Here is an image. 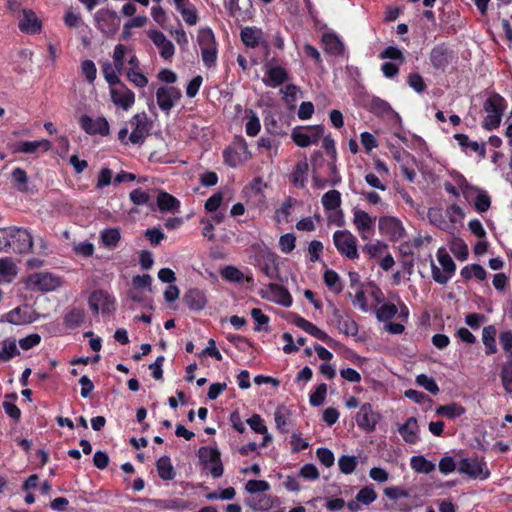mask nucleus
Segmentation results:
<instances>
[{
  "label": "nucleus",
  "mask_w": 512,
  "mask_h": 512,
  "mask_svg": "<svg viewBox=\"0 0 512 512\" xmlns=\"http://www.w3.org/2000/svg\"><path fill=\"white\" fill-rule=\"evenodd\" d=\"M506 108L507 102L505 98L499 93H491L483 103V110L486 113V117L482 121V128L486 131L497 129L501 124Z\"/></svg>",
  "instance_id": "nucleus-1"
},
{
  "label": "nucleus",
  "mask_w": 512,
  "mask_h": 512,
  "mask_svg": "<svg viewBox=\"0 0 512 512\" xmlns=\"http://www.w3.org/2000/svg\"><path fill=\"white\" fill-rule=\"evenodd\" d=\"M252 249L256 253L250 264L258 268L270 280H281L277 254L268 248H261L258 244L252 245Z\"/></svg>",
  "instance_id": "nucleus-2"
},
{
  "label": "nucleus",
  "mask_w": 512,
  "mask_h": 512,
  "mask_svg": "<svg viewBox=\"0 0 512 512\" xmlns=\"http://www.w3.org/2000/svg\"><path fill=\"white\" fill-rule=\"evenodd\" d=\"M224 163L232 168L252 159V153L243 136H234L231 144L227 146L222 153Z\"/></svg>",
  "instance_id": "nucleus-3"
},
{
  "label": "nucleus",
  "mask_w": 512,
  "mask_h": 512,
  "mask_svg": "<svg viewBox=\"0 0 512 512\" xmlns=\"http://www.w3.org/2000/svg\"><path fill=\"white\" fill-rule=\"evenodd\" d=\"M198 44L201 48L202 61L205 67L211 68L217 62V43L215 35L211 28H201L197 37Z\"/></svg>",
  "instance_id": "nucleus-4"
},
{
  "label": "nucleus",
  "mask_w": 512,
  "mask_h": 512,
  "mask_svg": "<svg viewBox=\"0 0 512 512\" xmlns=\"http://www.w3.org/2000/svg\"><path fill=\"white\" fill-rule=\"evenodd\" d=\"M132 128L128 141L132 145H142L150 136L153 127L152 120L146 112L136 113L128 122Z\"/></svg>",
  "instance_id": "nucleus-5"
},
{
  "label": "nucleus",
  "mask_w": 512,
  "mask_h": 512,
  "mask_svg": "<svg viewBox=\"0 0 512 512\" xmlns=\"http://www.w3.org/2000/svg\"><path fill=\"white\" fill-rule=\"evenodd\" d=\"M437 258L443 268V272L440 271L431 259L432 278L436 283L445 285L454 275L456 265L444 248L438 249Z\"/></svg>",
  "instance_id": "nucleus-6"
},
{
  "label": "nucleus",
  "mask_w": 512,
  "mask_h": 512,
  "mask_svg": "<svg viewBox=\"0 0 512 512\" xmlns=\"http://www.w3.org/2000/svg\"><path fill=\"white\" fill-rule=\"evenodd\" d=\"M357 238L349 230H337L333 234V243L337 251L348 259L359 258Z\"/></svg>",
  "instance_id": "nucleus-7"
},
{
  "label": "nucleus",
  "mask_w": 512,
  "mask_h": 512,
  "mask_svg": "<svg viewBox=\"0 0 512 512\" xmlns=\"http://www.w3.org/2000/svg\"><path fill=\"white\" fill-rule=\"evenodd\" d=\"M9 232V252L26 254L32 251L33 238L27 229L10 226Z\"/></svg>",
  "instance_id": "nucleus-8"
},
{
  "label": "nucleus",
  "mask_w": 512,
  "mask_h": 512,
  "mask_svg": "<svg viewBox=\"0 0 512 512\" xmlns=\"http://www.w3.org/2000/svg\"><path fill=\"white\" fill-rule=\"evenodd\" d=\"M26 285L33 291L49 292L58 288L61 280L49 272H36L27 277Z\"/></svg>",
  "instance_id": "nucleus-9"
},
{
  "label": "nucleus",
  "mask_w": 512,
  "mask_h": 512,
  "mask_svg": "<svg viewBox=\"0 0 512 512\" xmlns=\"http://www.w3.org/2000/svg\"><path fill=\"white\" fill-rule=\"evenodd\" d=\"M97 28L105 35H114L120 27L121 19L114 10L102 8L95 13Z\"/></svg>",
  "instance_id": "nucleus-10"
},
{
  "label": "nucleus",
  "mask_w": 512,
  "mask_h": 512,
  "mask_svg": "<svg viewBox=\"0 0 512 512\" xmlns=\"http://www.w3.org/2000/svg\"><path fill=\"white\" fill-rule=\"evenodd\" d=\"M458 471L471 479L486 480L490 476L485 461L476 458H462L458 464Z\"/></svg>",
  "instance_id": "nucleus-11"
},
{
  "label": "nucleus",
  "mask_w": 512,
  "mask_h": 512,
  "mask_svg": "<svg viewBox=\"0 0 512 512\" xmlns=\"http://www.w3.org/2000/svg\"><path fill=\"white\" fill-rule=\"evenodd\" d=\"M198 457L205 467H207L209 463L212 464L210 467V473L213 478H219L223 475L224 469L221 461V454L217 448L210 446L200 447L198 450Z\"/></svg>",
  "instance_id": "nucleus-12"
},
{
  "label": "nucleus",
  "mask_w": 512,
  "mask_h": 512,
  "mask_svg": "<svg viewBox=\"0 0 512 512\" xmlns=\"http://www.w3.org/2000/svg\"><path fill=\"white\" fill-rule=\"evenodd\" d=\"M89 306L93 312L109 315L115 311V298L107 291L98 289L91 293Z\"/></svg>",
  "instance_id": "nucleus-13"
},
{
  "label": "nucleus",
  "mask_w": 512,
  "mask_h": 512,
  "mask_svg": "<svg viewBox=\"0 0 512 512\" xmlns=\"http://www.w3.org/2000/svg\"><path fill=\"white\" fill-rule=\"evenodd\" d=\"M230 17L237 22H246L252 19L254 9L251 0H228L224 3Z\"/></svg>",
  "instance_id": "nucleus-14"
},
{
  "label": "nucleus",
  "mask_w": 512,
  "mask_h": 512,
  "mask_svg": "<svg viewBox=\"0 0 512 512\" xmlns=\"http://www.w3.org/2000/svg\"><path fill=\"white\" fill-rule=\"evenodd\" d=\"M378 228L381 235L390 241H398L405 234L402 222L393 216H382L378 221Z\"/></svg>",
  "instance_id": "nucleus-15"
},
{
  "label": "nucleus",
  "mask_w": 512,
  "mask_h": 512,
  "mask_svg": "<svg viewBox=\"0 0 512 512\" xmlns=\"http://www.w3.org/2000/svg\"><path fill=\"white\" fill-rule=\"evenodd\" d=\"M380 418V414L373 410L370 403L362 404L355 417L358 427L367 433L375 431Z\"/></svg>",
  "instance_id": "nucleus-16"
},
{
  "label": "nucleus",
  "mask_w": 512,
  "mask_h": 512,
  "mask_svg": "<svg viewBox=\"0 0 512 512\" xmlns=\"http://www.w3.org/2000/svg\"><path fill=\"white\" fill-rule=\"evenodd\" d=\"M181 97V90L174 86H160L156 91L157 104L159 108L167 114Z\"/></svg>",
  "instance_id": "nucleus-17"
},
{
  "label": "nucleus",
  "mask_w": 512,
  "mask_h": 512,
  "mask_svg": "<svg viewBox=\"0 0 512 512\" xmlns=\"http://www.w3.org/2000/svg\"><path fill=\"white\" fill-rule=\"evenodd\" d=\"M79 125L89 135L107 136L110 133V126L105 117L93 119L88 115H83L79 119Z\"/></svg>",
  "instance_id": "nucleus-18"
},
{
  "label": "nucleus",
  "mask_w": 512,
  "mask_h": 512,
  "mask_svg": "<svg viewBox=\"0 0 512 512\" xmlns=\"http://www.w3.org/2000/svg\"><path fill=\"white\" fill-rule=\"evenodd\" d=\"M119 87L110 88L112 102L123 110H129L135 103V94L123 82L117 84Z\"/></svg>",
  "instance_id": "nucleus-19"
},
{
  "label": "nucleus",
  "mask_w": 512,
  "mask_h": 512,
  "mask_svg": "<svg viewBox=\"0 0 512 512\" xmlns=\"http://www.w3.org/2000/svg\"><path fill=\"white\" fill-rule=\"evenodd\" d=\"M292 322L295 326L302 329L306 333L326 343L329 347H333L334 340L326 332L318 328L312 322L306 320L305 318L297 314L293 316Z\"/></svg>",
  "instance_id": "nucleus-20"
},
{
  "label": "nucleus",
  "mask_w": 512,
  "mask_h": 512,
  "mask_svg": "<svg viewBox=\"0 0 512 512\" xmlns=\"http://www.w3.org/2000/svg\"><path fill=\"white\" fill-rule=\"evenodd\" d=\"M148 37L153 44L159 49L160 55L163 59L169 60L175 53V47L173 43L166 38V36L158 30H150Z\"/></svg>",
  "instance_id": "nucleus-21"
},
{
  "label": "nucleus",
  "mask_w": 512,
  "mask_h": 512,
  "mask_svg": "<svg viewBox=\"0 0 512 512\" xmlns=\"http://www.w3.org/2000/svg\"><path fill=\"white\" fill-rule=\"evenodd\" d=\"M375 220L376 218L371 217L366 211L357 208L353 210V223L364 240L369 238L366 233L373 231Z\"/></svg>",
  "instance_id": "nucleus-22"
},
{
  "label": "nucleus",
  "mask_w": 512,
  "mask_h": 512,
  "mask_svg": "<svg viewBox=\"0 0 512 512\" xmlns=\"http://www.w3.org/2000/svg\"><path fill=\"white\" fill-rule=\"evenodd\" d=\"M367 108L369 112L378 117L391 115L393 116V118L396 119L397 122L401 123V117L399 116V114L393 110L391 105L386 100L381 99L380 97H372V99L368 103Z\"/></svg>",
  "instance_id": "nucleus-23"
},
{
  "label": "nucleus",
  "mask_w": 512,
  "mask_h": 512,
  "mask_svg": "<svg viewBox=\"0 0 512 512\" xmlns=\"http://www.w3.org/2000/svg\"><path fill=\"white\" fill-rule=\"evenodd\" d=\"M452 59V52L445 45H437L430 52V61L434 68L444 70Z\"/></svg>",
  "instance_id": "nucleus-24"
},
{
  "label": "nucleus",
  "mask_w": 512,
  "mask_h": 512,
  "mask_svg": "<svg viewBox=\"0 0 512 512\" xmlns=\"http://www.w3.org/2000/svg\"><path fill=\"white\" fill-rule=\"evenodd\" d=\"M289 80L287 70L282 66L270 67L262 79L263 83L268 87H277Z\"/></svg>",
  "instance_id": "nucleus-25"
},
{
  "label": "nucleus",
  "mask_w": 512,
  "mask_h": 512,
  "mask_svg": "<svg viewBox=\"0 0 512 512\" xmlns=\"http://www.w3.org/2000/svg\"><path fill=\"white\" fill-rule=\"evenodd\" d=\"M18 27L20 31L27 34H37L41 31V21L37 18L32 10H23V17L19 21Z\"/></svg>",
  "instance_id": "nucleus-26"
},
{
  "label": "nucleus",
  "mask_w": 512,
  "mask_h": 512,
  "mask_svg": "<svg viewBox=\"0 0 512 512\" xmlns=\"http://www.w3.org/2000/svg\"><path fill=\"white\" fill-rule=\"evenodd\" d=\"M308 171L309 164L306 158L297 162L289 177L291 184L296 188H305L308 179Z\"/></svg>",
  "instance_id": "nucleus-27"
},
{
  "label": "nucleus",
  "mask_w": 512,
  "mask_h": 512,
  "mask_svg": "<svg viewBox=\"0 0 512 512\" xmlns=\"http://www.w3.org/2000/svg\"><path fill=\"white\" fill-rule=\"evenodd\" d=\"M183 302L190 310L201 311L204 309L207 300L202 290L193 288L184 294Z\"/></svg>",
  "instance_id": "nucleus-28"
},
{
  "label": "nucleus",
  "mask_w": 512,
  "mask_h": 512,
  "mask_svg": "<svg viewBox=\"0 0 512 512\" xmlns=\"http://www.w3.org/2000/svg\"><path fill=\"white\" fill-rule=\"evenodd\" d=\"M418 423L415 417H409L404 424H402L398 431L404 441L408 444H416L418 438Z\"/></svg>",
  "instance_id": "nucleus-29"
},
{
  "label": "nucleus",
  "mask_w": 512,
  "mask_h": 512,
  "mask_svg": "<svg viewBox=\"0 0 512 512\" xmlns=\"http://www.w3.org/2000/svg\"><path fill=\"white\" fill-rule=\"evenodd\" d=\"M325 162L323 155L320 151H314L311 155V165L313 172V183L314 186L318 189H323L328 183L329 179L323 178L319 173V168Z\"/></svg>",
  "instance_id": "nucleus-30"
},
{
  "label": "nucleus",
  "mask_w": 512,
  "mask_h": 512,
  "mask_svg": "<svg viewBox=\"0 0 512 512\" xmlns=\"http://www.w3.org/2000/svg\"><path fill=\"white\" fill-rule=\"evenodd\" d=\"M322 44L324 46V51L327 54L333 56H341L344 53V45L337 35L333 33H325L322 35Z\"/></svg>",
  "instance_id": "nucleus-31"
},
{
  "label": "nucleus",
  "mask_w": 512,
  "mask_h": 512,
  "mask_svg": "<svg viewBox=\"0 0 512 512\" xmlns=\"http://www.w3.org/2000/svg\"><path fill=\"white\" fill-rule=\"evenodd\" d=\"M157 206L161 212H178L180 209V201L173 195L160 191L157 196Z\"/></svg>",
  "instance_id": "nucleus-32"
},
{
  "label": "nucleus",
  "mask_w": 512,
  "mask_h": 512,
  "mask_svg": "<svg viewBox=\"0 0 512 512\" xmlns=\"http://www.w3.org/2000/svg\"><path fill=\"white\" fill-rule=\"evenodd\" d=\"M267 287L278 304L284 307H290L292 305V296L284 286L277 283H269Z\"/></svg>",
  "instance_id": "nucleus-33"
},
{
  "label": "nucleus",
  "mask_w": 512,
  "mask_h": 512,
  "mask_svg": "<svg viewBox=\"0 0 512 512\" xmlns=\"http://www.w3.org/2000/svg\"><path fill=\"white\" fill-rule=\"evenodd\" d=\"M156 468L159 477L165 481L173 480L176 476V472L169 456L165 455L160 457L156 462Z\"/></svg>",
  "instance_id": "nucleus-34"
},
{
  "label": "nucleus",
  "mask_w": 512,
  "mask_h": 512,
  "mask_svg": "<svg viewBox=\"0 0 512 512\" xmlns=\"http://www.w3.org/2000/svg\"><path fill=\"white\" fill-rule=\"evenodd\" d=\"M0 321L7 322L13 325H23L30 323V318L25 310H23L21 307H16L13 310L2 315Z\"/></svg>",
  "instance_id": "nucleus-35"
},
{
  "label": "nucleus",
  "mask_w": 512,
  "mask_h": 512,
  "mask_svg": "<svg viewBox=\"0 0 512 512\" xmlns=\"http://www.w3.org/2000/svg\"><path fill=\"white\" fill-rule=\"evenodd\" d=\"M465 408L456 402H452L446 405H440L436 408L435 413L438 416L447 417L449 419H454L465 414Z\"/></svg>",
  "instance_id": "nucleus-36"
},
{
  "label": "nucleus",
  "mask_w": 512,
  "mask_h": 512,
  "mask_svg": "<svg viewBox=\"0 0 512 512\" xmlns=\"http://www.w3.org/2000/svg\"><path fill=\"white\" fill-rule=\"evenodd\" d=\"M241 40L249 48H255L259 45L262 30L256 27H245L241 31Z\"/></svg>",
  "instance_id": "nucleus-37"
},
{
  "label": "nucleus",
  "mask_w": 512,
  "mask_h": 512,
  "mask_svg": "<svg viewBox=\"0 0 512 512\" xmlns=\"http://www.w3.org/2000/svg\"><path fill=\"white\" fill-rule=\"evenodd\" d=\"M50 147L51 143L45 139L38 141H20L17 144V151L26 154H33L40 148L44 151H48Z\"/></svg>",
  "instance_id": "nucleus-38"
},
{
  "label": "nucleus",
  "mask_w": 512,
  "mask_h": 512,
  "mask_svg": "<svg viewBox=\"0 0 512 512\" xmlns=\"http://www.w3.org/2000/svg\"><path fill=\"white\" fill-rule=\"evenodd\" d=\"M85 313L83 309L73 308L64 316V324L69 329H76L84 322Z\"/></svg>",
  "instance_id": "nucleus-39"
},
{
  "label": "nucleus",
  "mask_w": 512,
  "mask_h": 512,
  "mask_svg": "<svg viewBox=\"0 0 512 512\" xmlns=\"http://www.w3.org/2000/svg\"><path fill=\"white\" fill-rule=\"evenodd\" d=\"M221 276L226 281L232 282V283H241L244 279L248 283H253V278L245 277L243 272H241L238 268L234 266H226L221 270Z\"/></svg>",
  "instance_id": "nucleus-40"
},
{
  "label": "nucleus",
  "mask_w": 512,
  "mask_h": 512,
  "mask_svg": "<svg viewBox=\"0 0 512 512\" xmlns=\"http://www.w3.org/2000/svg\"><path fill=\"white\" fill-rule=\"evenodd\" d=\"M290 412L284 406L278 407L274 413V420L277 430L284 434L289 432Z\"/></svg>",
  "instance_id": "nucleus-41"
},
{
  "label": "nucleus",
  "mask_w": 512,
  "mask_h": 512,
  "mask_svg": "<svg viewBox=\"0 0 512 512\" xmlns=\"http://www.w3.org/2000/svg\"><path fill=\"white\" fill-rule=\"evenodd\" d=\"M496 328L493 325H489L483 328L482 341L486 348V354H494L497 352L495 342Z\"/></svg>",
  "instance_id": "nucleus-42"
},
{
  "label": "nucleus",
  "mask_w": 512,
  "mask_h": 512,
  "mask_svg": "<svg viewBox=\"0 0 512 512\" xmlns=\"http://www.w3.org/2000/svg\"><path fill=\"white\" fill-rule=\"evenodd\" d=\"M410 466L415 472L424 474H429L435 470V464L421 455L411 457Z\"/></svg>",
  "instance_id": "nucleus-43"
},
{
  "label": "nucleus",
  "mask_w": 512,
  "mask_h": 512,
  "mask_svg": "<svg viewBox=\"0 0 512 512\" xmlns=\"http://www.w3.org/2000/svg\"><path fill=\"white\" fill-rule=\"evenodd\" d=\"M321 202L325 210H336L341 205V193L338 190H330L322 196Z\"/></svg>",
  "instance_id": "nucleus-44"
},
{
  "label": "nucleus",
  "mask_w": 512,
  "mask_h": 512,
  "mask_svg": "<svg viewBox=\"0 0 512 512\" xmlns=\"http://www.w3.org/2000/svg\"><path fill=\"white\" fill-rule=\"evenodd\" d=\"M121 239V233L118 228H107L101 232L102 244L110 249L115 248Z\"/></svg>",
  "instance_id": "nucleus-45"
},
{
  "label": "nucleus",
  "mask_w": 512,
  "mask_h": 512,
  "mask_svg": "<svg viewBox=\"0 0 512 512\" xmlns=\"http://www.w3.org/2000/svg\"><path fill=\"white\" fill-rule=\"evenodd\" d=\"M20 352L17 349L16 341L14 339H5L2 342V349L0 350V361L8 362Z\"/></svg>",
  "instance_id": "nucleus-46"
},
{
  "label": "nucleus",
  "mask_w": 512,
  "mask_h": 512,
  "mask_svg": "<svg viewBox=\"0 0 512 512\" xmlns=\"http://www.w3.org/2000/svg\"><path fill=\"white\" fill-rule=\"evenodd\" d=\"M246 114L248 121L245 124V132L249 137H255L261 130L260 119L252 109L247 110Z\"/></svg>",
  "instance_id": "nucleus-47"
},
{
  "label": "nucleus",
  "mask_w": 512,
  "mask_h": 512,
  "mask_svg": "<svg viewBox=\"0 0 512 512\" xmlns=\"http://www.w3.org/2000/svg\"><path fill=\"white\" fill-rule=\"evenodd\" d=\"M292 141L299 147L305 148L312 145V141L308 137L306 126H296L291 132Z\"/></svg>",
  "instance_id": "nucleus-48"
},
{
  "label": "nucleus",
  "mask_w": 512,
  "mask_h": 512,
  "mask_svg": "<svg viewBox=\"0 0 512 512\" xmlns=\"http://www.w3.org/2000/svg\"><path fill=\"white\" fill-rule=\"evenodd\" d=\"M325 285L335 293H340L343 289L338 273L332 269H327L323 274Z\"/></svg>",
  "instance_id": "nucleus-49"
},
{
  "label": "nucleus",
  "mask_w": 512,
  "mask_h": 512,
  "mask_svg": "<svg viewBox=\"0 0 512 512\" xmlns=\"http://www.w3.org/2000/svg\"><path fill=\"white\" fill-rule=\"evenodd\" d=\"M450 250L460 261L468 258L469 250L467 244L461 238H454L450 244Z\"/></svg>",
  "instance_id": "nucleus-50"
},
{
  "label": "nucleus",
  "mask_w": 512,
  "mask_h": 512,
  "mask_svg": "<svg viewBox=\"0 0 512 512\" xmlns=\"http://www.w3.org/2000/svg\"><path fill=\"white\" fill-rule=\"evenodd\" d=\"M398 308L393 303H384L376 309V317L381 322H386L395 317Z\"/></svg>",
  "instance_id": "nucleus-51"
},
{
  "label": "nucleus",
  "mask_w": 512,
  "mask_h": 512,
  "mask_svg": "<svg viewBox=\"0 0 512 512\" xmlns=\"http://www.w3.org/2000/svg\"><path fill=\"white\" fill-rule=\"evenodd\" d=\"M327 394V385L320 383L309 395V403L311 406L319 407L323 405Z\"/></svg>",
  "instance_id": "nucleus-52"
},
{
  "label": "nucleus",
  "mask_w": 512,
  "mask_h": 512,
  "mask_svg": "<svg viewBox=\"0 0 512 512\" xmlns=\"http://www.w3.org/2000/svg\"><path fill=\"white\" fill-rule=\"evenodd\" d=\"M12 180L15 184V187L20 192H26L28 190V176L24 169L17 167L12 171Z\"/></svg>",
  "instance_id": "nucleus-53"
},
{
  "label": "nucleus",
  "mask_w": 512,
  "mask_h": 512,
  "mask_svg": "<svg viewBox=\"0 0 512 512\" xmlns=\"http://www.w3.org/2000/svg\"><path fill=\"white\" fill-rule=\"evenodd\" d=\"M357 465L358 460L356 456L353 455H342L338 460L339 469L345 475L352 474L355 471Z\"/></svg>",
  "instance_id": "nucleus-54"
},
{
  "label": "nucleus",
  "mask_w": 512,
  "mask_h": 512,
  "mask_svg": "<svg viewBox=\"0 0 512 512\" xmlns=\"http://www.w3.org/2000/svg\"><path fill=\"white\" fill-rule=\"evenodd\" d=\"M264 127L268 134L273 136H284L286 132L283 130L282 125L276 120L273 115H268L264 118Z\"/></svg>",
  "instance_id": "nucleus-55"
},
{
  "label": "nucleus",
  "mask_w": 512,
  "mask_h": 512,
  "mask_svg": "<svg viewBox=\"0 0 512 512\" xmlns=\"http://www.w3.org/2000/svg\"><path fill=\"white\" fill-rule=\"evenodd\" d=\"M500 378L505 391L512 393V359L506 361L502 367Z\"/></svg>",
  "instance_id": "nucleus-56"
},
{
  "label": "nucleus",
  "mask_w": 512,
  "mask_h": 512,
  "mask_svg": "<svg viewBox=\"0 0 512 512\" xmlns=\"http://www.w3.org/2000/svg\"><path fill=\"white\" fill-rule=\"evenodd\" d=\"M377 499V493L372 485L364 486L356 495V500L363 505H370Z\"/></svg>",
  "instance_id": "nucleus-57"
},
{
  "label": "nucleus",
  "mask_w": 512,
  "mask_h": 512,
  "mask_svg": "<svg viewBox=\"0 0 512 512\" xmlns=\"http://www.w3.org/2000/svg\"><path fill=\"white\" fill-rule=\"evenodd\" d=\"M338 330L347 335L355 336L358 334V324L349 316L346 315L344 319L337 325Z\"/></svg>",
  "instance_id": "nucleus-58"
},
{
  "label": "nucleus",
  "mask_w": 512,
  "mask_h": 512,
  "mask_svg": "<svg viewBox=\"0 0 512 512\" xmlns=\"http://www.w3.org/2000/svg\"><path fill=\"white\" fill-rule=\"evenodd\" d=\"M102 74L106 80V82L109 84V86H116L118 83H121V79L119 78L118 73L115 71L112 63L105 62L102 65Z\"/></svg>",
  "instance_id": "nucleus-59"
},
{
  "label": "nucleus",
  "mask_w": 512,
  "mask_h": 512,
  "mask_svg": "<svg viewBox=\"0 0 512 512\" xmlns=\"http://www.w3.org/2000/svg\"><path fill=\"white\" fill-rule=\"evenodd\" d=\"M127 79L136 87L143 88L148 84V78L140 69H128L126 71Z\"/></svg>",
  "instance_id": "nucleus-60"
},
{
  "label": "nucleus",
  "mask_w": 512,
  "mask_h": 512,
  "mask_svg": "<svg viewBox=\"0 0 512 512\" xmlns=\"http://www.w3.org/2000/svg\"><path fill=\"white\" fill-rule=\"evenodd\" d=\"M380 59H390L394 61H398L399 64H403L405 62V57L403 52L395 46H388L385 48L380 54Z\"/></svg>",
  "instance_id": "nucleus-61"
},
{
  "label": "nucleus",
  "mask_w": 512,
  "mask_h": 512,
  "mask_svg": "<svg viewBox=\"0 0 512 512\" xmlns=\"http://www.w3.org/2000/svg\"><path fill=\"white\" fill-rule=\"evenodd\" d=\"M416 383L433 395H436L439 392V387L436 381L425 374L418 375L416 377Z\"/></svg>",
  "instance_id": "nucleus-62"
},
{
  "label": "nucleus",
  "mask_w": 512,
  "mask_h": 512,
  "mask_svg": "<svg viewBox=\"0 0 512 512\" xmlns=\"http://www.w3.org/2000/svg\"><path fill=\"white\" fill-rule=\"evenodd\" d=\"M81 74L85 77L88 83L92 84L97 77L95 63L92 60H84L81 63Z\"/></svg>",
  "instance_id": "nucleus-63"
},
{
  "label": "nucleus",
  "mask_w": 512,
  "mask_h": 512,
  "mask_svg": "<svg viewBox=\"0 0 512 512\" xmlns=\"http://www.w3.org/2000/svg\"><path fill=\"white\" fill-rule=\"evenodd\" d=\"M499 342L502 349L509 354V359H512V331L501 332L499 334Z\"/></svg>",
  "instance_id": "nucleus-64"
}]
</instances>
